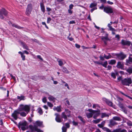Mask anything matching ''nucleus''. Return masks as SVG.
Listing matches in <instances>:
<instances>
[{
  "label": "nucleus",
  "instance_id": "nucleus-7",
  "mask_svg": "<svg viewBox=\"0 0 132 132\" xmlns=\"http://www.w3.org/2000/svg\"><path fill=\"white\" fill-rule=\"evenodd\" d=\"M104 11L107 13H111L113 11L112 8L110 7H105L103 9Z\"/></svg>",
  "mask_w": 132,
  "mask_h": 132
},
{
  "label": "nucleus",
  "instance_id": "nucleus-44",
  "mask_svg": "<svg viewBox=\"0 0 132 132\" xmlns=\"http://www.w3.org/2000/svg\"><path fill=\"white\" fill-rule=\"evenodd\" d=\"M20 115L23 117H25L26 116L27 114L25 112H22L21 113H20Z\"/></svg>",
  "mask_w": 132,
  "mask_h": 132
},
{
  "label": "nucleus",
  "instance_id": "nucleus-27",
  "mask_svg": "<svg viewBox=\"0 0 132 132\" xmlns=\"http://www.w3.org/2000/svg\"><path fill=\"white\" fill-rule=\"evenodd\" d=\"M62 117L64 119H67V115L65 114V112H63L62 113Z\"/></svg>",
  "mask_w": 132,
  "mask_h": 132
},
{
  "label": "nucleus",
  "instance_id": "nucleus-12",
  "mask_svg": "<svg viewBox=\"0 0 132 132\" xmlns=\"http://www.w3.org/2000/svg\"><path fill=\"white\" fill-rule=\"evenodd\" d=\"M106 36L105 37H102L101 38L102 40L103 41L105 44H106L107 41L109 40L108 38V34L107 33H106Z\"/></svg>",
  "mask_w": 132,
  "mask_h": 132
},
{
  "label": "nucleus",
  "instance_id": "nucleus-37",
  "mask_svg": "<svg viewBox=\"0 0 132 132\" xmlns=\"http://www.w3.org/2000/svg\"><path fill=\"white\" fill-rule=\"evenodd\" d=\"M104 57L106 59H108L110 58H111L112 57V56L110 55L107 56L104 54Z\"/></svg>",
  "mask_w": 132,
  "mask_h": 132
},
{
  "label": "nucleus",
  "instance_id": "nucleus-11",
  "mask_svg": "<svg viewBox=\"0 0 132 132\" xmlns=\"http://www.w3.org/2000/svg\"><path fill=\"white\" fill-rule=\"evenodd\" d=\"M121 43L123 45H127L129 46L130 45L131 42L130 41L122 39L121 41Z\"/></svg>",
  "mask_w": 132,
  "mask_h": 132
},
{
  "label": "nucleus",
  "instance_id": "nucleus-23",
  "mask_svg": "<svg viewBox=\"0 0 132 132\" xmlns=\"http://www.w3.org/2000/svg\"><path fill=\"white\" fill-rule=\"evenodd\" d=\"M118 74V73L117 72H116L115 73L113 72H111V76L113 79H115L116 78V75H117Z\"/></svg>",
  "mask_w": 132,
  "mask_h": 132
},
{
  "label": "nucleus",
  "instance_id": "nucleus-16",
  "mask_svg": "<svg viewBox=\"0 0 132 132\" xmlns=\"http://www.w3.org/2000/svg\"><path fill=\"white\" fill-rule=\"evenodd\" d=\"M116 67L118 68H120L121 69H122L124 67L123 64L120 62H119L117 63Z\"/></svg>",
  "mask_w": 132,
  "mask_h": 132
},
{
  "label": "nucleus",
  "instance_id": "nucleus-26",
  "mask_svg": "<svg viewBox=\"0 0 132 132\" xmlns=\"http://www.w3.org/2000/svg\"><path fill=\"white\" fill-rule=\"evenodd\" d=\"M48 99L50 101H54L56 98L53 96L49 95L48 97Z\"/></svg>",
  "mask_w": 132,
  "mask_h": 132
},
{
  "label": "nucleus",
  "instance_id": "nucleus-24",
  "mask_svg": "<svg viewBox=\"0 0 132 132\" xmlns=\"http://www.w3.org/2000/svg\"><path fill=\"white\" fill-rule=\"evenodd\" d=\"M109 64H114L116 63V61L114 60H112L108 61Z\"/></svg>",
  "mask_w": 132,
  "mask_h": 132
},
{
  "label": "nucleus",
  "instance_id": "nucleus-56",
  "mask_svg": "<svg viewBox=\"0 0 132 132\" xmlns=\"http://www.w3.org/2000/svg\"><path fill=\"white\" fill-rule=\"evenodd\" d=\"M122 78L121 77L119 76L117 78V80L118 81H120L121 80L122 81Z\"/></svg>",
  "mask_w": 132,
  "mask_h": 132
},
{
  "label": "nucleus",
  "instance_id": "nucleus-62",
  "mask_svg": "<svg viewBox=\"0 0 132 132\" xmlns=\"http://www.w3.org/2000/svg\"><path fill=\"white\" fill-rule=\"evenodd\" d=\"M67 38L70 41H72L73 40V39L72 37H67Z\"/></svg>",
  "mask_w": 132,
  "mask_h": 132
},
{
  "label": "nucleus",
  "instance_id": "nucleus-15",
  "mask_svg": "<svg viewBox=\"0 0 132 132\" xmlns=\"http://www.w3.org/2000/svg\"><path fill=\"white\" fill-rule=\"evenodd\" d=\"M94 111L95 112H94V114H93L94 115L93 116V118L94 119H96L97 117L99 116L100 114V112L99 110Z\"/></svg>",
  "mask_w": 132,
  "mask_h": 132
},
{
  "label": "nucleus",
  "instance_id": "nucleus-59",
  "mask_svg": "<svg viewBox=\"0 0 132 132\" xmlns=\"http://www.w3.org/2000/svg\"><path fill=\"white\" fill-rule=\"evenodd\" d=\"M97 9V8L96 7H94V8H93L92 9H91L90 10V11L92 13L93 11H94L95 10H96Z\"/></svg>",
  "mask_w": 132,
  "mask_h": 132
},
{
  "label": "nucleus",
  "instance_id": "nucleus-13",
  "mask_svg": "<svg viewBox=\"0 0 132 132\" xmlns=\"http://www.w3.org/2000/svg\"><path fill=\"white\" fill-rule=\"evenodd\" d=\"M117 123L113 119L110 120L109 126L110 127H112L113 126L117 125Z\"/></svg>",
  "mask_w": 132,
  "mask_h": 132
},
{
  "label": "nucleus",
  "instance_id": "nucleus-20",
  "mask_svg": "<svg viewBox=\"0 0 132 132\" xmlns=\"http://www.w3.org/2000/svg\"><path fill=\"white\" fill-rule=\"evenodd\" d=\"M105 102L106 104L109 106L113 107L114 106L113 105V103L112 102L107 100H106Z\"/></svg>",
  "mask_w": 132,
  "mask_h": 132
},
{
  "label": "nucleus",
  "instance_id": "nucleus-39",
  "mask_svg": "<svg viewBox=\"0 0 132 132\" xmlns=\"http://www.w3.org/2000/svg\"><path fill=\"white\" fill-rule=\"evenodd\" d=\"M12 26L14 27L15 28H17L19 29H21L22 28V27H20L16 24H12Z\"/></svg>",
  "mask_w": 132,
  "mask_h": 132
},
{
  "label": "nucleus",
  "instance_id": "nucleus-58",
  "mask_svg": "<svg viewBox=\"0 0 132 132\" xmlns=\"http://www.w3.org/2000/svg\"><path fill=\"white\" fill-rule=\"evenodd\" d=\"M65 126H66L67 128H69L70 127V125L68 123H65Z\"/></svg>",
  "mask_w": 132,
  "mask_h": 132
},
{
  "label": "nucleus",
  "instance_id": "nucleus-33",
  "mask_svg": "<svg viewBox=\"0 0 132 132\" xmlns=\"http://www.w3.org/2000/svg\"><path fill=\"white\" fill-rule=\"evenodd\" d=\"M78 117L81 121L82 123H85V121L80 116H78Z\"/></svg>",
  "mask_w": 132,
  "mask_h": 132
},
{
  "label": "nucleus",
  "instance_id": "nucleus-21",
  "mask_svg": "<svg viewBox=\"0 0 132 132\" xmlns=\"http://www.w3.org/2000/svg\"><path fill=\"white\" fill-rule=\"evenodd\" d=\"M53 109L54 110H56L58 112H61V106H57L56 107H54L53 108Z\"/></svg>",
  "mask_w": 132,
  "mask_h": 132
},
{
  "label": "nucleus",
  "instance_id": "nucleus-53",
  "mask_svg": "<svg viewBox=\"0 0 132 132\" xmlns=\"http://www.w3.org/2000/svg\"><path fill=\"white\" fill-rule=\"evenodd\" d=\"M72 123L73 125H75V126H77L78 124V122H76L74 121H73L72 122Z\"/></svg>",
  "mask_w": 132,
  "mask_h": 132
},
{
  "label": "nucleus",
  "instance_id": "nucleus-60",
  "mask_svg": "<svg viewBox=\"0 0 132 132\" xmlns=\"http://www.w3.org/2000/svg\"><path fill=\"white\" fill-rule=\"evenodd\" d=\"M115 38H117V39L118 40H119L120 39V36L119 35H117L115 36Z\"/></svg>",
  "mask_w": 132,
  "mask_h": 132
},
{
  "label": "nucleus",
  "instance_id": "nucleus-22",
  "mask_svg": "<svg viewBox=\"0 0 132 132\" xmlns=\"http://www.w3.org/2000/svg\"><path fill=\"white\" fill-rule=\"evenodd\" d=\"M62 70L63 72L69 74L70 73L68 71L67 68L65 67H62Z\"/></svg>",
  "mask_w": 132,
  "mask_h": 132
},
{
  "label": "nucleus",
  "instance_id": "nucleus-57",
  "mask_svg": "<svg viewBox=\"0 0 132 132\" xmlns=\"http://www.w3.org/2000/svg\"><path fill=\"white\" fill-rule=\"evenodd\" d=\"M73 5L72 4H71L69 6V9L71 10L73 9Z\"/></svg>",
  "mask_w": 132,
  "mask_h": 132
},
{
  "label": "nucleus",
  "instance_id": "nucleus-17",
  "mask_svg": "<svg viewBox=\"0 0 132 132\" xmlns=\"http://www.w3.org/2000/svg\"><path fill=\"white\" fill-rule=\"evenodd\" d=\"M132 63V58L130 56L128 57V59L126 60V65H128V64H131Z\"/></svg>",
  "mask_w": 132,
  "mask_h": 132
},
{
  "label": "nucleus",
  "instance_id": "nucleus-50",
  "mask_svg": "<svg viewBox=\"0 0 132 132\" xmlns=\"http://www.w3.org/2000/svg\"><path fill=\"white\" fill-rule=\"evenodd\" d=\"M65 100H66V102L67 104L68 105H70V104L68 100H67V98H65L64 99Z\"/></svg>",
  "mask_w": 132,
  "mask_h": 132
},
{
  "label": "nucleus",
  "instance_id": "nucleus-18",
  "mask_svg": "<svg viewBox=\"0 0 132 132\" xmlns=\"http://www.w3.org/2000/svg\"><path fill=\"white\" fill-rule=\"evenodd\" d=\"M113 132H127V131L125 129L121 130L120 128H119L114 130Z\"/></svg>",
  "mask_w": 132,
  "mask_h": 132
},
{
  "label": "nucleus",
  "instance_id": "nucleus-45",
  "mask_svg": "<svg viewBox=\"0 0 132 132\" xmlns=\"http://www.w3.org/2000/svg\"><path fill=\"white\" fill-rule=\"evenodd\" d=\"M30 41L31 42H36V43H38V41L36 39H30Z\"/></svg>",
  "mask_w": 132,
  "mask_h": 132
},
{
  "label": "nucleus",
  "instance_id": "nucleus-41",
  "mask_svg": "<svg viewBox=\"0 0 132 132\" xmlns=\"http://www.w3.org/2000/svg\"><path fill=\"white\" fill-rule=\"evenodd\" d=\"M38 112L40 114H42L43 113V112L42 109L41 108L38 109Z\"/></svg>",
  "mask_w": 132,
  "mask_h": 132
},
{
  "label": "nucleus",
  "instance_id": "nucleus-43",
  "mask_svg": "<svg viewBox=\"0 0 132 132\" xmlns=\"http://www.w3.org/2000/svg\"><path fill=\"white\" fill-rule=\"evenodd\" d=\"M107 62L106 61L104 62V63L103 64H102V66L106 68L107 67Z\"/></svg>",
  "mask_w": 132,
  "mask_h": 132
},
{
  "label": "nucleus",
  "instance_id": "nucleus-25",
  "mask_svg": "<svg viewBox=\"0 0 132 132\" xmlns=\"http://www.w3.org/2000/svg\"><path fill=\"white\" fill-rule=\"evenodd\" d=\"M17 99L19 100H24L25 99V97L23 95H21V96H18Z\"/></svg>",
  "mask_w": 132,
  "mask_h": 132
},
{
  "label": "nucleus",
  "instance_id": "nucleus-30",
  "mask_svg": "<svg viewBox=\"0 0 132 132\" xmlns=\"http://www.w3.org/2000/svg\"><path fill=\"white\" fill-rule=\"evenodd\" d=\"M101 118H103L105 117H109V115L108 114H106V113H101Z\"/></svg>",
  "mask_w": 132,
  "mask_h": 132
},
{
  "label": "nucleus",
  "instance_id": "nucleus-52",
  "mask_svg": "<svg viewBox=\"0 0 132 132\" xmlns=\"http://www.w3.org/2000/svg\"><path fill=\"white\" fill-rule=\"evenodd\" d=\"M42 24L43 25H44L45 26V27L47 29H48V27L46 25V23H45V22H42Z\"/></svg>",
  "mask_w": 132,
  "mask_h": 132
},
{
  "label": "nucleus",
  "instance_id": "nucleus-28",
  "mask_svg": "<svg viewBox=\"0 0 132 132\" xmlns=\"http://www.w3.org/2000/svg\"><path fill=\"white\" fill-rule=\"evenodd\" d=\"M126 71L129 74L132 73V67H130L126 69Z\"/></svg>",
  "mask_w": 132,
  "mask_h": 132
},
{
  "label": "nucleus",
  "instance_id": "nucleus-51",
  "mask_svg": "<svg viewBox=\"0 0 132 132\" xmlns=\"http://www.w3.org/2000/svg\"><path fill=\"white\" fill-rule=\"evenodd\" d=\"M51 20V19L50 17H49L47 19V23H50Z\"/></svg>",
  "mask_w": 132,
  "mask_h": 132
},
{
  "label": "nucleus",
  "instance_id": "nucleus-29",
  "mask_svg": "<svg viewBox=\"0 0 132 132\" xmlns=\"http://www.w3.org/2000/svg\"><path fill=\"white\" fill-rule=\"evenodd\" d=\"M40 7L41 10L43 12H44L45 11V7L44 6V4L43 3H40Z\"/></svg>",
  "mask_w": 132,
  "mask_h": 132
},
{
  "label": "nucleus",
  "instance_id": "nucleus-35",
  "mask_svg": "<svg viewBox=\"0 0 132 132\" xmlns=\"http://www.w3.org/2000/svg\"><path fill=\"white\" fill-rule=\"evenodd\" d=\"M102 120L100 119H98L96 120H93V122L95 123H97L101 121Z\"/></svg>",
  "mask_w": 132,
  "mask_h": 132
},
{
  "label": "nucleus",
  "instance_id": "nucleus-6",
  "mask_svg": "<svg viewBox=\"0 0 132 132\" xmlns=\"http://www.w3.org/2000/svg\"><path fill=\"white\" fill-rule=\"evenodd\" d=\"M88 111L90 112H87L86 113L87 117L89 118L92 117L93 115L94 114V112L95 111L92 109H88Z\"/></svg>",
  "mask_w": 132,
  "mask_h": 132
},
{
  "label": "nucleus",
  "instance_id": "nucleus-10",
  "mask_svg": "<svg viewBox=\"0 0 132 132\" xmlns=\"http://www.w3.org/2000/svg\"><path fill=\"white\" fill-rule=\"evenodd\" d=\"M32 10V5L29 4L28 5L27 8V9L26 14L27 15H29L30 13Z\"/></svg>",
  "mask_w": 132,
  "mask_h": 132
},
{
  "label": "nucleus",
  "instance_id": "nucleus-48",
  "mask_svg": "<svg viewBox=\"0 0 132 132\" xmlns=\"http://www.w3.org/2000/svg\"><path fill=\"white\" fill-rule=\"evenodd\" d=\"M21 57L22 58V60L23 61H24L25 60V56L23 54L21 55Z\"/></svg>",
  "mask_w": 132,
  "mask_h": 132
},
{
  "label": "nucleus",
  "instance_id": "nucleus-1",
  "mask_svg": "<svg viewBox=\"0 0 132 132\" xmlns=\"http://www.w3.org/2000/svg\"><path fill=\"white\" fill-rule=\"evenodd\" d=\"M18 109L20 112L24 111L27 114L30 111V107L28 105L21 104L20 105Z\"/></svg>",
  "mask_w": 132,
  "mask_h": 132
},
{
  "label": "nucleus",
  "instance_id": "nucleus-9",
  "mask_svg": "<svg viewBox=\"0 0 132 132\" xmlns=\"http://www.w3.org/2000/svg\"><path fill=\"white\" fill-rule=\"evenodd\" d=\"M20 113V111H18V109L15 111L13 113H12V116L15 120H16L18 118V116Z\"/></svg>",
  "mask_w": 132,
  "mask_h": 132
},
{
  "label": "nucleus",
  "instance_id": "nucleus-32",
  "mask_svg": "<svg viewBox=\"0 0 132 132\" xmlns=\"http://www.w3.org/2000/svg\"><path fill=\"white\" fill-rule=\"evenodd\" d=\"M21 44L23 46V48L27 50H28V46L26 44L23 42H21Z\"/></svg>",
  "mask_w": 132,
  "mask_h": 132
},
{
  "label": "nucleus",
  "instance_id": "nucleus-14",
  "mask_svg": "<svg viewBox=\"0 0 132 132\" xmlns=\"http://www.w3.org/2000/svg\"><path fill=\"white\" fill-rule=\"evenodd\" d=\"M55 115L56 116L55 119L56 121L58 122H61L62 121V119L60 117L59 115L56 113L55 114Z\"/></svg>",
  "mask_w": 132,
  "mask_h": 132
},
{
  "label": "nucleus",
  "instance_id": "nucleus-49",
  "mask_svg": "<svg viewBox=\"0 0 132 132\" xmlns=\"http://www.w3.org/2000/svg\"><path fill=\"white\" fill-rule=\"evenodd\" d=\"M42 101L44 103H46L47 101L46 98L45 97H44L42 99Z\"/></svg>",
  "mask_w": 132,
  "mask_h": 132
},
{
  "label": "nucleus",
  "instance_id": "nucleus-38",
  "mask_svg": "<svg viewBox=\"0 0 132 132\" xmlns=\"http://www.w3.org/2000/svg\"><path fill=\"white\" fill-rule=\"evenodd\" d=\"M113 119L115 120L120 121V117H113Z\"/></svg>",
  "mask_w": 132,
  "mask_h": 132
},
{
  "label": "nucleus",
  "instance_id": "nucleus-4",
  "mask_svg": "<svg viewBox=\"0 0 132 132\" xmlns=\"http://www.w3.org/2000/svg\"><path fill=\"white\" fill-rule=\"evenodd\" d=\"M8 14L7 12L4 8H2L1 10H0V18L1 19H3L4 17L3 15V14L4 16H6Z\"/></svg>",
  "mask_w": 132,
  "mask_h": 132
},
{
  "label": "nucleus",
  "instance_id": "nucleus-31",
  "mask_svg": "<svg viewBox=\"0 0 132 132\" xmlns=\"http://www.w3.org/2000/svg\"><path fill=\"white\" fill-rule=\"evenodd\" d=\"M57 61L58 62L59 65L60 66H61L63 65L62 60H60L59 59H57Z\"/></svg>",
  "mask_w": 132,
  "mask_h": 132
},
{
  "label": "nucleus",
  "instance_id": "nucleus-42",
  "mask_svg": "<svg viewBox=\"0 0 132 132\" xmlns=\"http://www.w3.org/2000/svg\"><path fill=\"white\" fill-rule=\"evenodd\" d=\"M96 107L100 108V106L97 104H93V108H95Z\"/></svg>",
  "mask_w": 132,
  "mask_h": 132
},
{
  "label": "nucleus",
  "instance_id": "nucleus-64",
  "mask_svg": "<svg viewBox=\"0 0 132 132\" xmlns=\"http://www.w3.org/2000/svg\"><path fill=\"white\" fill-rule=\"evenodd\" d=\"M99 57L100 58V59L101 60H102V61H103L104 60V57H102V56H100V57Z\"/></svg>",
  "mask_w": 132,
  "mask_h": 132
},
{
  "label": "nucleus",
  "instance_id": "nucleus-2",
  "mask_svg": "<svg viewBox=\"0 0 132 132\" xmlns=\"http://www.w3.org/2000/svg\"><path fill=\"white\" fill-rule=\"evenodd\" d=\"M132 83V80L130 78H127L122 80V84L124 85L129 86Z\"/></svg>",
  "mask_w": 132,
  "mask_h": 132
},
{
  "label": "nucleus",
  "instance_id": "nucleus-5",
  "mask_svg": "<svg viewBox=\"0 0 132 132\" xmlns=\"http://www.w3.org/2000/svg\"><path fill=\"white\" fill-rule=\"evenodd\" d=\"M29 128L31 131H36L37 132H43V131L38 128L35 125L33 126L30 125L29 126Z\"/></svg>",
  "mask_w": 132,
  "mask_h": 132
},
{
  "label": "nucleus",
  "instance_id": "nucleus-63",
  "mask_svg": "<svg viewBox=\"0 0 132 132\" xmlns=\"http://www.w3.org/2000/svg\"><path fill=\"white\" fill-rule=\"evenodd\" d=\"M75 45L76 47L77 48H79L80 47V46L77 44H76Z\"/></svg>",
  "mask_w": 132,
  "mask_h": 132
},
{
  "label": "nucleus",
  "instance_id": "nucleus-46",
  "mask_svg": "<svg viewBox=\"0 0 132 132\" xmlns=\"http://www.w3.org/2000/svg\"><path fill=\"white\" fill-rule=\"evenodd\" d=\"M62 132H66L67 130V128L63 126L62 128Z\"/></svg>",
  "mask_w": 132,
  "mask_h": 132
},
{
  "label": "nucleus",
  "instance_id": "nucleus-47",
  "mask_svg": "<svg viewBox=\"0 0 132 132\" xmlns=\"http://www.w3.org/2000/svg\"><path fill=\"white\" fill-rule=\"evenodd\" d=\"M47 103L48 105L50 107L52 108L53 106V105L51 103L48 102Z\"/></svg>",
  "mask_w": 132,
  "mask_h": 132
},
{
  "label": "nucleus",
  "instance_id": "nucleus-54",
  "mask_svg": "<svg viewBox=\"0 0 132 132\" xmlns=\"http://www.w3.org/2000/svg\"><path fill=\"white\" fill-rule=\"evenodd\" d=\"M37 58L41 60L42 61L43 60L42 58L41 57V56L40 55H38L37 56Z\"/></svg>",
  "mask_w": 132,
  "mask_h": 132
},
{
  "label": "nucleus",
  "instance_id": "nucleus-61",
  "mask_svg": "<svg viewBox=\"0 0 132 132\" xmlns=\"http://www.w3.org/2000/svg\"><path fill=\"white\" fill-rule=\"evenodd\" d=\"M64 86H65L67 87L68 89H70L69 87L68 86V85L67 83H65V84L64 85Z\"/></svg>",
  "mask_w": 132,
  "mask_h": 132
},
{
  "label": "nucleus",
  "instance_id": "nucleus-19",
  "mask_svg": "<svg viewBox=\"0 0 132 132\" xmlns=\"http://www.w3.org/2000/svg\"><path fill=\"white\" fill-rule=\"evenodd\" d=\"M34 124L36 125L37 126L39 127L42 126L43 122L39 121H36L34 123Z\"/></svg>",
  "mask_w": 132,
  "mask_h": 132
},
{
  "label": "nucleus",
  "instance_id": "nucleus-40",
  "mask_svg": "<svg viewBox=\"0 0 132 132\" xmlns=\"http://www.w3.org/2000/svg\"><path fill=\"white\" fill-rule=\"evenodd\" d=\"M118 105L122 109H123L124 107L123 105L120 102H119Z\"/></svg>",
  "mask_w": 132,
  "mask_h": 132
},
{
  "label": "nucleus",
  "instance_id": "nucleus-34",
  "mask_svg": "<svg viewBox=\"0 0 132 132\" xmlns=\"http://www.w3.org/2000/svg\"><path fill=\"white\" fill-rule=\"evenodd\" d=\"M65 112H66V113L67 114L68 113V114L67 115V116L68 117H69L70 116V114L71 112L68 109H65Z\"/></svg>",
  "mask_w": 132,
  "mask_h": 132
},
{
  "label": "nucleus",
  "instance_id": "nucleus-3",
  "mask_svg": "<svg viewBox=\"0 0 132 132\" xmlns=\"http://www.w3.org/2000/svg\"><path fill=\"white\" fill-rule=\"evenodd\" d=\"M27 123L26 121L20 122L18 123V127L19 128H21L22 130H24L26 129Z\"/></svg>",
  "mask_w": 132,
  "mask_h": 132
},
{
  "label": "nucleus",
  "instance_id": "nucleus-36",
  "mask_svg": "<svg viewBox=\"0 0 132 132\" xmlns=\"http://www.w3.org/2000/svg\"><path fill=\"white\" fill-rule=\"evenodd\" d=\"M97 4L96 3H92L90 5V7L92 8L93 7H95L97 5Z\"/></svg>",
  "mask_w": 132,
  "mask_h": 132
},
{
  "label": "nucleus",
  "instance_id": "nucleus-8",
  "mask_svg": "<svg viewBox=\"0 0 132 132\" xmlns=\"http://www.w3.org/2000/svg\"><path fill=\"white\" fill-rule=\"evenodd\" d=\"M117 56L119 59L122 60L126 57V55L124 54L123 53L121 52L118 54Z\"/></svg>",
  "mask_w": 132,
  "mask_h": 132
},
{
  "label": "nucleus",
  "instance_id": "nucleus-55",
  "mask_svg": "<svg viewBox=\"0 0 132 132\" xmlns=\"http://www.w3.org/2000/svg\"><path fill=\"white\" fill-rule=\"evenodd\" d=\"M109 28L110 30H111L112 31H116V30H115V29H114V28H112V27H110Z\"/></svg>",
  "mask_w": 132,
  "mask_h": 132
}]
</instances>
